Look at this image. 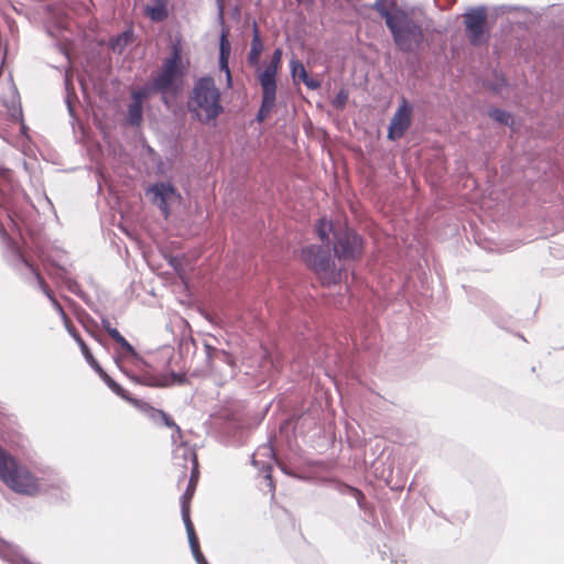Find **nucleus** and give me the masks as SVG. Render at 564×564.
Segmentation results:
<instances>
[{
    "mask_svg": "<svg viewBox=\"0 0 564 564\" xmlns=\"http://www.w3.org/2000/svg\"><path fill=\"white\" fill-rule=\"evenodd\" d=\"M0 480L12 491L34 497L50 489L58 490L59 498L65 500L69 497L68 486L62 479H54L47 484L44 479L37 478L25 465L0 446Z\"/></svg>",
    "mask_w": 564,
    "mask_h": 564,
    "instance_id": "obj_1",
    "label": "nucleus"
},
{
    "mask_svg": "<svg viewBox=\"0 0 564 564\" xmlns=\"http://www.w3.org/2000/svg\"><path fill=\"white\" fill-rule=\"evenodd\" d=\"M0 240L3 246V254L8 264L25 281L35 282L42 292L47 296L51 301L53 307L58 312L62 318L65 322L66 328H72L73 326L69 324L68 317L58 303V301L53 295L48 285L40 274L39 270L34 267V264L25 257L18 241H15L6 230L3 225H0Z\"/></svg>",
    "mask_w": 564,
    "mask_h": 564,
    "instance_id": "obj_2",
    "label": "nucleus"
},
{
    "mask_svg": "<svg viewBox=\"0 0 564 564\" xmlns=\"http://www.w3.org/2000/svg\"><path fill=\"white\" fill-rule=\"evenodd\" d=\"M187 111L193 120L208 126H216L217 118L225 111L221 93L214 77L206 75L195 80L186 101Z\"/></svg>",
    "mask_w": 564,
    "mask_h": 564,
    "instance_id": "obj_3",
    "label": "nucleus"
},
{
    "mask_svg": "<svg viewBox=\"0 0 564 564\" xmlns=\"http://www.w3.org/2000/svg\"><path fill=\"white\" fill-rule=\"evenodd\" d=\"M184 74L182 51L178 44H174L170 56L163 61L159 74L149 83L131 93L132 101L143 105V100L148 99L152 94L177 91Z\"/></svg>",
    "mask_w": 564,
    "mask_h": 564,
    "instance_id": "obj_4",
    "label": "nucleus"
},
{
    "mask_svg": "<svg viewBox=\"0 0 564 564\" xmlns=\"http://www.w3.org/2000/svg\"><path fill=\"white\" fill-rule=\"evenodd\" d=\"M395 47L402 53H414L424 43L422 25L405 10L400 11L395 20L388 26Z\"/></svg>",
    "mask_w": 564,
    "mask_h": 564,
    "instance_id": "obj_5",
    "label": "nucleus"
},
{
    "mask_svg": "<svg viewBox=\"0 0 564 564\" xmlns=\"http://www.w3.org/2000/svg\"><path fill=\"white\" fill-rule=\"evenodd\" d=\"M302 257L324 284H336L339 281L340 273L336 271L328 246H307L302 249Z\"/></svg>",
    "mask_w": 564,
    "mask_h": 564,
    "instance_id": "obj_6",
    "label": "nucleus"
},
{
    "mask_svg": "<svg viewBox=\"0 0 564 564\" xmlns=\"http://www.w3.org/2000/svg\"><path fill=\"white\" fill-rule=\"evenodd\" d=\"M334 254L338 260H356L362 253L364 240L354 229L343 227L333 231Z\"/></svg>",
    "mask_w": 564,
    "mask_h": 564,
    "instance_id": "obj_7",
    "label": "nucleus"
},
{
    "mask_svg": "<svg viewBox=\"0 0 564 564\" xmlns=\"http://www.w3.org/2000/svg\"><path fill=\"white\" fill-rule=\"evenodd\" d=\"M463 17L468 42L476 47L486 44L490 39V32L487 28L486 7L470 8Z\"/></svg>",
    "mask_w": 564,
    "mask_h": 564,
    "instance_id": "obj_8",
    "label": "nucleus"
},
{
    "mask_svg": "<svg viewBox=\"0 0 564 564\" xmlns=\"http://www.w3.org/2000/svg\"><path fill=\"white\" fill-rule=\"evenodd\" d=\"M413 106L402 97L401 104L393 113L388 128V139L395 141L403 137L412 122Z\"/></svg>",
    "mask_w": 564,
    "mask_h": 564,
    "instance_id": "obj_9",
    "label": "nucleus"
},
{
    "mask_svg": "<svg viewBox=\"0 0 564 564\" xmlns=\"http://www.w3.org/2000/svg\"><path fill=\"white\" fill-rule=\"evenodd\" d=\"M148 193L152 194V203L158 206L165 219L170 216L169 203L181 198L176 187L170 182L154 183Z\"/></svg>",
    "mask_w": 564,
    "mask_h": 564,
    "instance_id": "obj_10",
    "label": "nucleus"
},
{
    "mask_svg": "<svg viewBox=\"0 0 564 564\" xmlns=\"http://www.w3.org/2000/svg\"><path fill=\"white\" fill-rule=\"evenodd\" d=\"M180 451L183 452L182 455H183L184 459L185 460L191 459L192 465H193L191 478L187 484V488L181 498V514L183 516V508H185L187 510V513L189 514V501L192 500V498L194 496L196 484L198 480V463H197L196 453L193 449L183 447Z\"/></svg>",
    "mask_w": 564,
    "mask_h": 564,
    "instance_id": "obj_11",
    "label": "nucleus"
},
{
    "mask_svg": "<svg viewBox=\"0 0 564 564\" xmlns=\"http://www.w3.org/2000/svg\"><path fill=\"white\" fill-rule=\"evenodd\" d=\"M133 380L149 387H170L172 384H184L187 382L185 373L175 371H171L169 376L143 373L139 377H134Z\"/></svg>",
    "mask_w": 564,
    "mask_h": 564,
    "instance_id": "obj_12",
    "label": "nucleus"
},
{
    "mask_svg": "<svg viewBox=\"0 0 564 564\" xmlns=\"http://www.w3.org/2000/svg\"><path fill=\"white\" fill-rule=\"evenodd\" d=\"M256 456H264V457H269L270 459H275V453L272 448L271 445H263V446H260L256 454L252 455V458H251V464L259 468L261 470V473H263V477L267 481V486L269 488V490L273 494L274 491V484H273V479H272V476H271V473H272V466L270 463H261L256 458Z\"/></svg>",
    "mask_w": 564,
    "mask_h": 564,
    "instance_id": "obj_13",
    "label": "nucleus"
},
{
    "mask_svg": "<svg viewBox=\"0 0 564 564\" xmlns=\"http://www.w3.org/2000/svg\"><path fill=\"white\" fill-rule=\"evenodd\" d=\"M276 72L273 66H265L259 72L258 80L262 89V96L276 97Z\"/></svg>",
    "mask_w": 564,
    "mask_h": 564,
    "instance_id": "obj_14",
    "label": "nucleus"
},
{
    "mask_svg": "<svg viewBox=\"0 0 564 564\" xmlns=\"http://www.w3.org/2000/svg\"><path fill=\"white\" fill-rule=\"evenodd\" d=\"M0 558L9 564H33L24 556L18 546L2 539H0Z\"/></svg>",
    "mask_w": 564,
    "mask_h": 564,
    "instance_id": "obj_15",
    "label": "nucleus"
},
{
    "mask_svg": "<svg viewBox=\"0 0 564 564\" xmlns=\"http://www.w3.org/2000/svg\"><path fill=\"white\" fill-rule=\"evenodd\" d=\"M56 267V272H51V274H55L56 276L61 278L64 282L66 289L82 299L83 301L87 302L88 295L82 290L78 282L70 276L67 275V271L64 267L59 265L58 263H53Z\"/></svg>",
    "mask_w": 564,
    "mask_h": 564,
    "instance_id": "obj_16",
    "label": "nucleus"
},
{
    "mask_svg": "<svg viewBox=\"0 0 564 564\" xmlns=\"http://www.w3.org/2000/svg\"><path fill=\"white\" fill-rule=\"evenodd\" d=\"M291 74L293 77H299L303 84L311 90H315L321 87V83L308 76L303 63L299 59H292L290 63Z\"/></svg>",
    "mask_w": 564,
    "mask_h": 564,
    "instance_id": "obj_17",
    "label": "nucleus"
},
{
    "mask_svg": "<svg viewBox=\"0 0 564 564\" xmlns=\"http://www.w3.org/2000/svg\"><path fill=\"white\" fill-rule=\"evenodd\" d=\"M263 51V44L260 37L259 29L256 22H253L252 25V40H251V47L248 55V63L251 66L259 67L260 63V56Z\"/></svg>",
    "mask_w": 564,
    "mask_h": 564,
    "instance_id": "obj_18",
    "label": "nucleus"
},
{
    "mask_svg": "<svg viewBox=\"0 0 564 564\" xmlns=\"http://www.w3.org/2000/svg\"><path fill=\"white\" fill-rule=\"evenodd\" d=\"M230 54V44L226 37V34L223 33L220 36V45H219V66L221 70L226 72L227 84L231 86L232 79L230 69L228 67V58Z\"/></svg>",
    "mask_w": 564,
    "mask_h": 564,
    "instance_id": "obj_19",
    "label": "nucleus"
},
{
    "mask_svg": "<svg viewBox=\"0 0 564 564\" xmlns=\"http://www.w3.org/2000/svg\"><path fill=\"white\" fill-rule=\"evenodd\" d=\"M68 333L69 335L75 339V341L78 344L79 348H80V351L85 358V360L89 364V366L94 369V370H100V365L99 362L95 359V357L93 356L89 347L87 346V344L84 341V339L80 337V335L78 334V332L72 327V328H68Z\"/></svg>",
    "mask_w": 564,
    "mask_h": 564,
    "instance_id": "obj_20",
    "label": "nucleus"
},
{
    "mask_svg": "<svg viewBox=\"0 0 564 564\" xmlns=\"http://www.w3.org/2000/svg\"><path fill=\"white\" fill-rule=\"evenodd\" d=\"M95 371L115 394L132 404V400L134 398L130 397L128 391L124 390L119 383H117L101 367L100 370Z\"/></svg>",
    "mask_w": 564,
    "mask_h": 564,
    "instance_id": "obj_21",
    "label": "nucleus"
},
{
    "mask_svg": "<svg viewBox=\"0 0 564 564\" xmlns=\"http://www.w3.org/2000/svg\"><path fill=\"white\" fill-rule=\"evenodd\" d=\"M183 522H184V525H185V529H186V533H187V538H188V543H189V547H191V551H192V554H197L200 551V547H199V542H198V538L195 533V529H194V525L192 523V520H191V516L187 513V510L185 508H183Z\"/></svg>",
    "mask_w": 564,
    "mask_h": 564,
    "instance_id": "obj_22",
    "label": "nucleus"
},
{
    "mask_svg": "<svg viewBox=\"0 0 564 564\" xmlns=\"http://www.w3.org/2000/svg\"><path fill=\"white\" fill-rule=\"evenodd\" d=\"M369 8L377 11L380 17L384 19L387 28L392 24V22L399 15V12L403 11V9L397 7L393 11L389 10L384 4V0H376L375 3H372Z\"/></svg>",
    "mask_w": 564,
    "mask_h": 564,
    "instance_id": "obj_23",
    "label": "nucleus"
},
{
    "mask_svg": "<svg viewBox=\"0 0 564 564\" xmlns=\"http://www.w3.org/2000/svg\"><path fill=\"white\" fill-rule=\"evenodd\" d=\"M132 405H134L139 411L144 413L149 419H151L156 424H160L162 417L164 416L163 410L155 409L142 400L133 399Z\"/></svg>",
    "mask_w": 564,
    "mask_h": 564,
    "instance_id": "obj_24",
    "label": "nucleus"
},
{
    "mask_svg": "<svg viewBox=\"0 0 564 564\" xmlns=\"http://www.w3.org/2000/svg\"><path fill=\"white\" fill-rule=\"evenodd\" d=\"M133 41V31L126 30L110 40V47L115 53L122 54L129 44Z\"/></svg>",
    "mask_w": 564,
    "mask_h": 564,
    "instance_id": "obj_25",
    "label": "nucleus"
},
{
    "mask_svg": "<svg viewBox=\"0 0 564 564\" xmlns=\"http://www.w3.org/2000/svg\"><path fill=\"white\" fill-rule=\"evenodd\" d=\"M334 488L341 495H349L354 497L360 509H365V495L356 487L349 486L341 481H335Z\"/></svg>",
    "mask_w": 564,
    "mask_h": 564,
    "instance_id": "obj_26",
    "label": "nucleus"
},
{
    "mask_svg": "<svg viewBox=\"0 0 564 564\" xmlns=\"http://www.w3.org/2000/svg\"><path fill=\"white\" fill-rule=\"evenodd\" d=\"M126 121L131 127H140L143 121V105L131 101L128 105Z\"/></svg>",
    "mask_w": 564,
    "mask_h": 564,
    "instance_id": "obj_27",
    "label": "nucleus"
},
{
    "mask_svg": "<svg viewBox=\"0 0 564 564\" xmlns=\"http://www.w3.org/2000/svg\"><path fill=\"white\" fill-rule=\"evenodd\" d=\"M275 100H276V97L262 96L261 105L256 115V120L258 122H263L268 118L272 108L275 105Z\"/></svg>",
    "mask_w": 564,
    "mask_h": 564,
    "instance_id": "obj_28",
    "label": "nucleus"
},
{
    "mask_svg": "<svg viewBox=\"0 0 564 564\" xmlns=\"http://www.w3.org/2000/svg\"><path fill=\"white\" fill-rule=\"evenodd\" d=\"M488 116L496 122L511 127L513 124V118L507 110L500 108H491L488 111Z\"/></svg>",
    "mask_w": 564,
    "mask_h": 564,
    "instance_id": "obj_29",
    "label": "nucleus"
},
{
    "mask_svg": "<svg viewBox=\"0 0 564 564\" xmlns=\"http://www.w3.org/2000/svg\"><path fill=\"white\" fill-rule=\"evenodd\" d=\"M147 13L152 21L161 22L165 20L169 15L167 9L163 1H158V3L153 7H149L147 9Z\"/></svg>",
    "mask_w": 564,
    "mask_h": 564,
    "instance_id": "obj_30",
    "label": "nucleus"
},
{
    "mask_svg": "<svg viewBox=\"0 0 564 564\" xmlns=\"http://www.w3.org/2000/svg\"><path fill=\"white\" fill-rule=\"evenodd\" d=\"M547 17L551 18L553 24L563 25L564 24V3L551 6L547 11Z\"/></svg>",
    "mask_w": 564,
    "mask_h": 564,
    "instance_id": "obj_31",
    "label": "nucleus"
},
{
    "mask_svg": "<svg viewBox=\"0 0 564 564\" xmlns=\"http://www.w3.org/2000/svg\"><path fill=\"white\" fill-rule=\"evenodd\" d=\"M332 224L327 223L324 218L318 219L316 231L322 241H328V232L332 230Z\"/></svg>",
    "mask_w": 564,
    "mask_h": 564,
    "instance_id": "obj_32",
    "label": "nucleus"
},
{
    "mask_svg": "<svg viewBox=\"0 0 564 564\" xmlns=\"http://www.w3.org/2000/svg\"><path fill=\"white\" fill-rule=\"evenodd\" d=\"M120 348L122 349L124 356L131 357L132 359L142 362L144 366H148L128 340L124 341Z\"/></svg>",
    "mask_w": 564,
    "mask_h": 564,
    "instance_id": "obj_33",
    "label": "nucleus"
},
{
    "mask_svg": "<svg viewBox=\"0 0 564 564\" xmlns=\"http://www.w3.org/2000/svg\"><path fill=\"white\" fill-rule=\"evenodd\" d=\"M217 361L226 364V365H228L230 367L234 366V358H232V356L229 352H227L225 350H221V349L215 351V357L213 358V364L217 362Z\"/></svg>",
    "mask_w": 564,
    "mask_h": 564,
    "instance_id": "obj_34",
    "label": "nucleus"
},
{
    "mask_svg": "<svg viewBox=\"0 0 564 564\" xmlns=\"http://www.w3.org/2000/svg\"><path fill=\"white\" fill-rule=\"evenodd\" d=\"M348 100V93L345 89H340L335 99L333 100V106L335 108H343Z\"/></svg>",
    "mask_w": 564,
    "mask_h": 564,
    "instance_id": "obj_35",
    "label": "nucleus"
},
{
    "mask_svg": "<svg viewBox=\"0 0 564 564\" xmlns=\"http://www.w3.org/2000/svg\"><path fill=\"white\" fill-rule=\"evenodd\" d=\"M205 352H206V364L209 369H213V358L215 357V351L218 349L213 347L210 344H204Z\"/></svg>",
    "mask_w": 564,
    "mask_h": 564,
    "instance_id": "obj_36",
    "label": "nucleus"
},
{
    "mask_svg": "<svg viewBox=\"0 0 564 564\" xmlns=\"http://www.w3.org/2000/svg\"><path fill=\"white\" fill-rule=\"evenodd\" d=\"M161 424H163L167 427L174 429L178 435H181V433H182L181 427L174 422V420L166 412H164V416L161 420Z\"/></svg>",
    "mask_w": 564,
    "mask_h": 564,
    "instance_id": "obj_37",
    "label": "nucleus"
},
{
    "mask_svg": "<svg viewBox=\"0 0 564 564\" xmlns=\"http://www.w3.org/2000/svg\"><path fill=\"white\" fill-rule=\"evenodd\" d=\"M507 86H508V83H507L506 78L500 76V77H497L496 82L492 83L489 87L491 90H494L496 93H500L502 90V88H505Z\"/></svg>",
    "mask_w": 564,
    "mask_h": 564,
    "instance_id": "obj_38",
    "label": "nucleus"
},
{
    "mask_svg": "<svg viewBox=\"0 0 564 564\" xmlns=\"http://www.w3.org/2000/svg\"><path fill=\"white\" fill-rule=\"evenodd\" d=\"M281 57H282V50L281 48H276L273 52L271 61H270V63L267 66H273L274 69H278V67L280 65V62H281Z\"/></svg>",
    "mask_w": 564,
    "mask_h": 564,
    "instance_id": "obj_39",
    "label": "nucleus"
},
{
    "mask_svg": "<svg viewBox=\"0 0 564 564\" xmlns=\"http://www.w3.org/2000/svg\"><path fill=\"white\" fill-rule=\"evenodd\" d=\"M10 176H11V171L6 166L0 165V178L4 180V181H9Z\"/></svg>",
    "mask_w": 564,
    "mask_h": 564,
    "instance_id": "obj_40",
    "label": "nucleus"
},
{
    "mask_svg": "<svg viewBox=\"0 0 564 564\" xmlns=\"http://www.w3.org/2000/svg\"><path fill=\"white\" fill-rule=\"evenodd\" d=\"M56 47L58 48L59 53L66 57L67 61H70L69 52L64 45L57 43Z\"/></svg>",
    "mask_w": 564,
    "mask_h": 564,
    "instance_id": "obj_41",
    "label": "nucleus"
},
{
    "mask_svg": "<svg viewBox=\"0 0 564 564\" xmlns=\"http://www.w3.org/2000/svg\"><path fill=\"white\" fill-rule=\"evenodd\" d=\"M193 556L197 564H208L207 560L205 558L202 552L194 554Z\"/></svg>",
    "mask_w": 564,
    "mask_h": 564,
    "instance_id": "obj_42",
    "label": "nucleus"
},
{
    "mask_svg": "<svg viewBox=\"0 0 564 564\" xmlns=\"http://www.w3.org/2000/svg\"><path fill=\"white\" fill-rule=\"evenodd\" d=\"M107 334L113 339V340H117L121 334L119 333V330L115 327H112L111 329H108Z\"/></svg>",
    "mask_w": 564,
    "mask_h": 564,
    "instance_id": "obj_43",
    "label": "nucleus"
},
{
    "mask_svg": "<svg viewBox=\"0 0 564 564\" xmlns=\"http://www.w3.org/2000/svg\"><path fill=\"white\" fill-rule=\"evenodd\" d=\"M101 326H102V328H104L106 332H108V329H111V328H112V326H111V324H110L109 319H108L106 316H101Z\"/></svg>",
    "mask_w": 564,
    "mask_h": 564,
    "instance_id": "obj_44",
    "label": "nucleus"
},
{
    "mask_svg": "<svg viewBox=\"0 0 564 564\" xmlns=\"http://www.w3.org/2000/svg\"><path fill=\"white\" fill-rule=\"evenodd\" d=\"M489 313H490V315H494V312H492V311H490ZM492 318L495 319V323H496L499 327H501V328H507V326H508V322H507V321H505V319H496V317H495V316H492Z\"/></svg>",
    "mask_w": 564,
    "mask_h": 564,
    "instance_id": "obj_45",
    "label": "nucleus"
},
{
    "mask_svg": "<svg viewBox=\"0 0 564 564\" xmlns=\"http://www.w3.org/2000/svg\"><path fill=\"white\" fill-rule=\"evenodd\" d=\"M218 2V19L223 22L224 21V4L223 0H217Z\"/></svg>",
    "mask_w": 564,
    "mask_h": 564,
    "instance_id": "obj_46",
    "label": "nucleus"
},
{
    "mask_svg": "<svg viewBox=\"0 0 564 564\" xmlns=\"http://www.w3.org/2000/svg\"><path fill=\"white\" fill-rule=\"evenodd\" d=\"M66 105H67V110H68L69 116L74 118L75 117V109H74V106L70 102L69 97L66 98Z\"/></svg>",
    "mask_w": 564,
    "mask_h": 564,
    "instance_id": "obj_47",
    "label": "nucleus"
},
{
    "mask_svg": "<svg viewBox=\"0 0 564 564\" xmlns=\"http://www.w3.org/2000/svg\"><path fill=\"white\" fill-rule=\"evenodd\" d=\"M119 346H121L127 339L121 335L117 340H115Z\"/></svg>",
    "mask_w": 564,
    "mask_h": 564,
    "instance_id": "obj_48",
    "label": "nucleus"
},
{
    "mask_svg": "<svg viewBox=\"0 0 564 564\" xmlns=\"http://www.w3.org/2000/svg\"><path fill=\"white\" fill-rule=\"evenodd\" d=\"M46 33H47L50 36H52V37H56V36H57V35H56V33H55V32H53V30H51L50 28H47V29H46Z\"/></svg>",
    "mask_w": 564,
    "mask_h": 564,
    "instance_id": "obj_49",
    "label": "nucleus"
},
{
    "mask_svg": "<svg viewBox=\"0 0 564 564\" xmlns=\"http://www.w3.org/2000/svg\"><path fill=\"white\" fill-rule=\"evenodd\" d=\"M263 358H264V359H270V354H269V351L264 350Z\"/></svg>",
    "mask_w": 564,
    "mask_h": 564,
    "instance_id": "obj_50",
    "label": "nucleus"
},
{
    "mask_svg": "<svg viewBox=\"0 0 564 564\" xmlns=\"http://www.w3.org/2000/svg\"><path fill=\"white\" fill-rule=\"evenodd\" d=\"M115 360H116V362H117V364H119L120 356H119V355H117V356L115 357Z\"/></svg>",
    "mask_w": 564,
    "mask_h": 564,
    "instance_id": "obj_51",
    "label": "nucleus"
},
{
    "mask_svg": "<svg viewBox=\"0 0 564 564\" xmlns=\"http://www.w3.org/2000/svg\"><path fill=\"white\" fill-rule=\"evenodd\" d=\"M283 473L288 474L286 469L280 465Z\"/></svg>",
    "mask_w": 564,
    "mask_h": 564,
    "instance_id": "obj_52",
    "label": "nucleus"
}]
</instances>
